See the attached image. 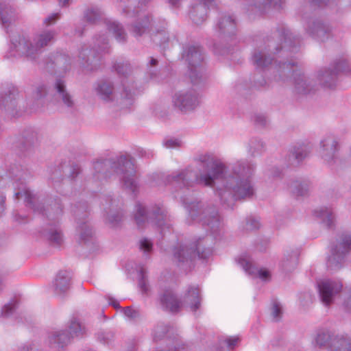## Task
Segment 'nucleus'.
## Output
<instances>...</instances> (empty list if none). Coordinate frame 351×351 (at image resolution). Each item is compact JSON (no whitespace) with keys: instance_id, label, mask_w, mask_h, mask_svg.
I'll return each instance as SVG.
<instances>
[{"instance_id":"f704fd0d","label":"nucleus","mask_w":351,"mask_h":351,"mask_svg":"<svg viewBox=\"0 0 351 351\" xmlns=\"http://www.w3.org/2000/svg\"><path fill=\"white\" fill-rule=\"evenodd\" d=\"M27 94L30 95L32 99L39 100L44 98L48 93L47 86L42 82L32 85L27 90Z\"/></svg>"},{"instance_id":"c9c22d12","label":"nucleus","mask_w":351,"mask_h":351,"mask_svg":"<svg viewBox=\"0 0 351 351\" xmlns=\"http://www.w3.org/2000/svg\"><path fill=\"white\" fill-rule=\"evenodd\" d=\"M134 95V89L133 86L124 82L123 84V90L121 94L119 104L123 106L128 107L132 104Z\"/></svg>"},{"instance_id":"ea45409f","label":"nucleus","mask_w":351,"mask_h":351,"mask_svg":"<svg viewBox=\"0 0 351 351\" xmlns=\"http://www.w3.org/2000/svg\"><path fill=\"white\" fill-rule=\"evenodd\" d=\"M292 193L298 196H304L309 191V183L308 181H295L291 185Z\"/></svg>"},{"instance_id":"ddd939ff","label":"nucleus","mask_w":351,"mask_h":351,"mask_svg":"<svg viewBox=\"0 0 351 351\" xmlns=\"http://www.w3.org/2000/svg\"><path fill=\"white\" fill-rule=\"evenodd\" d=\"M343 289L340 280H325L318 283L320 299L325 306L332 304Z\"/></svg>"},{"instance_id":"20e7f679","label":"nucleus","mask_w":351,"mask_h":351,"mask_svg":"<svg viewBox=\"0 0 351 351\" xmlns=\"http://www.w3.org/2000/svg\"><path fill=\"white\" fill-rule=\"evenodd\" d=\"M56 35L54 30H43L32 37L19 36L13 38L12 45L19 56L34 61L39 58L44 49L53 42Z\"/></svg>"},{"instance_id":"3c124183","label":"nucleus","mask_w":351,"mask_h":351,"mask_svg":"<svg viewBox=\"0 0 351 351\" xmlns=\"http://www.w3.org/2000/svg\"><path fill=\"white\" fill-rule=\"evenodd\" d=\"M123 313L130 320H136L140 317V312L138 310L128 306L123 309Z\"/></svg>"},{"instance_id":"a19ab883","label":"nucleus","mask_w":351,"mask_h":351,"mask_svg":"<svg viewBox=\"0 0 351 351\" xmlns=\"http://www.w3.org/2000/svg\"><path fill=\"white\" fill-rule=\"evenodd\" d=\"M169 331V326L164 323L157 324L152 332L153 340L154 341H159L165 337V335Z\"/></svg>"},{"instance_id":"c85d7f7f","label":"nucleus","mask_w":351,"mask_h":351,"mask_svg":"<svg viewBox=\"0 0 351 351\" xmlns=\"http://www.w3.org/2000/svg\"><path fill=\"white\" fill-rule=\"evenodd\" d=\"M73 338L71 334L66 330H58L54 332L49 337V343L55 348H63L70 343L71 339Z\"/></svg>"},{"instance_id":"423d86ee","label":"nucleus","mask_w":351,"mask_h":351,"mask_svg":"<svg viewBox=\"0 0 351 351\" xmlns=\"http://www.w3.org/2000/svg\"><path fill=\"white\" fill-rule=\"evenodd\" d=\"M134 217L138 228H143L147 223L162 229L169 226L167 212L162 205L155 204L147 210L142 204L137 203Z\"/></svg>"},{"instance_id":"13d9d810","label":"nucleus","mask_w":351,"mask_h":351,"mask_svg":"<svg viewBox=\"0 0 351 351\" xmlns=\"http://www.w3.org/2000/svg\"><path fill=\"white\" fill-rule=\"evenodd\" d=\"M239 341L238 337H227L223 340V343L228 346V348L232 349L236 346Z\"/></svg>"},{"instance_id":"7ed1b4c3","label":"nucleus","mask_w":351,"mask_h":351,"mask_svg":"<svg viewBox=\"0 0 351 351\" xmlns=\"http://www.w3.org/2000/svg\"><path fill=\"white\" fill-rule=\"evenodd\" d=\"M93 177L97 180L110 178L109 169L119 178L122 186L130 192L136 193L138 189V179L134 162L130 156H121L116 160L97 161L94 164Z\"/></svg>"},{"instance_id":"6e6d98bb","label":"nucleus","mask_w":351,"mask_h":351,"mask_svg":"<svg viewBox=\"0 0 351 351\" xmlns=\"http://www.w3.org/2000/svg\"><path fill=\"white\" fill-rule=\"evenodd\" d=\"M260 227L259 221L253 217H250L246 219L245 229L247 230H254L258 229Z\"/></svg>"},{"instance_id":"f03ea898","label":"nucleus","mask_w":351,"mask_h":351,"mask_svg":"<svg viewBox=\"0 0 351 351\" xmlns=\"http://www.w3.org/2000/svg\"><path fill=\"white\" fill-rule=\"evenodd\" d=\"M25 172L19 166L12 167L8 173V176L13 181L15 189V198H24L27 206L34 212L45 215L54 223H48L42 230V235L49 240L51 244L60 246L63 242L61 230L58 227V221L63 213V206L59 198H47L40 201V197L30 191L24 182Z\"/></svg>"},{"instance_id":"e433bc0d","label":"nucleus","mask_w":351,"mask_h":351,"mask_svg":"<svg viewBox=\"0 0 351 351\" xmlns=\"http://www.w3.org/2000/svg\"><path fill=\"white\" fill-rule=\"evenodd\" d=\"M333 337L328 330H319L315 338V345L320 348H326L329 350L330 342Z\"/></svg>"},{"instance_id":"cd10ccee","label":"nucleus","mask_w":351,"mask_h":351,"mask_svg":"<svg viewBox=\"0 0 351 351\" xmlns=\"http://www.w3.org/2000/svg\"><path fill=\"white\" fill-rule=\"evenodd\" d=\"M239 264L250 275L257 276L263 280H267L269 277V273L267 270L258 269L250 260L246 258H240Z\"/></svg>"},{"instance_id":"bf43d9fd","label":"nucleus","mask_w":351,"mask_h":351,"mask_svg":"<svg viewBox=\"0 0 351 351\" xmlns=\"http://www.w3.org/2000/svg\"><path fill=\"white\" fill-rule=\"evenodd\" d=\"M163 145L167 148H176L180 147V141L175 138H169L165 140Z\"/></svg>"},{"instance_id":"7c9ffc66","label":"nucleus","mask_w":351,"mask_h":351,"mask_svg":"<svg viewBox=\"0 0 351 351\" xmlns=\"http://www.w3.org/2000/svg\"><path fill=\"white\" fill-rule=\"evenodd\" d=\"M105 23L108 30L113 34L117 41L125 42L126 40L127 34L121 24L112 20H107Z\"/></svg>"},{"instance_id":"e2e57ef3","label":"nucleus","mask_w":351,"mask_h":351,"mask_svg":"<svg viewBox=\"0 0 351 351\" xmlns=\"http://www.w3.org/2000/svg\"><path fill=\"white\" fill-rule=\"evenodd\" d=\"M5 208V196L2 191H0V217L3 215Z\"/></svg>"},{"instance_id":"6e6552de","label":"nucleus","mask_w":351,"mask_h":351,"mask_svg":"<svg viewBox=\"0 0 351 351\" xmlns=\"http://www.w3.org/2000/svg\"><path fill=\"white\" fill-rule=\"evenodd\" d=\"M351 252V231L341 233L331 247L330 255L327 260V268L331 271L340 269L346 256Z\"/></svg>"},{"instance_id":"b1692460","label":"nucleus","mask_w":351,"mask_h":351,"mask_svg":"<svg viewBox=\"0 0 351 351\" xmlns=\"http://www.w3.org/2000/svg\"><path fill=\"white\" fill-rule=\"evenodd\" d=\"M307 32L313 38L324 41L328 37L330 28L320 21H313L308 25Z\"/></svg>"},{"instance_id":"8fccbe9b","label":"nucleus","mask_w":351,"mask_h":351,"mask_svg":"<svg viewBox=\"0 0 351 351\" xmlns=\"http://www.w3.org/2000/svg\"><path fill=\"white\" fill-rule=\"evenodd\" d=\"M140 278L138 280V287L142 293L147 294L149 291V285L147 284V276L142 269L140 271Z\"/></svg>"},{"instance_id":"2eb2a0df","label":"nucleus","mask_w":351,"mask_h":351,"mask_svg":"<svg viewBox=\"0 0 351 351\" xmlns=\"http://www.w3.org/2000/svg\"><path fill=\"white\" fill-rule=\"evenodd\" d=\"M19 93L14 86H10L0 93V108L11 116L16 114Z\"/></svg>"},{"instance_id":"680f3d73","label":"nucleus","mask_w":351,"mask_h":351,"mask_svg":"<svg viewBox=\"0 0 351 351\" xmlns=\"http://www.w3.org/2000/svg\"><path fill=\"white\" fill-rule=\"evenodd\" d=\"M157 64H158V60L156 58L151 57L149 59V61L147 64V66L149 68V72L150 73L152 78H153L156 76V73H154V71L152 70V67L156 66Z\"/></svg>"},{"instance_id":"f3484780","label":"nucleus","mask_w":351,"mask_h":351,"mask_svg":"<svg viewBox=\"0 0 351 351\" xmlns=\"http://www.w3.org/2000/svg\"><path fill=\"white\" fill-rule=\"evenodd\" d=\"M54 88L56 90L55 97L58 101L69 110L74 109L75 107V100L66 90L64 82L61 79L57 80L54 84Z\"/></svg>"},{"instance_id":"58836bf2","label":"nucleus","mask_w":351,"mask_h":351,"mask_svg":"<svg viewBox=\"0 0 351 351\" xmlns=\"http://www.w3.org/2000/svg\"><path fill=\"white\" fill-rule=\"evenodd\" d=\"M84 17L90 24H95L103 18V12L98 8H89L84 12Z\"/></svg>"},{"instance_id":"72a5a7b5","label":"nucleus","mask_w":351,"mask_h":351,"mask_svg":"<svg viewBox=\"0 0 351 351\" xmlns=\"http://www.w3.org/2000/svg\"><path fill=\"white\" fill-rule=\"evenodd\" d=\"M106 221L111 227L118 226L123 219V215L121 211L113 208H106Z\"/></svg>"},{"instance_id":"6ab92c4d","label":"nucleus","mask_w":351,"mask_h":351,"mask_svg":"<svg viewBox=\"0 0 351 351\" xmlns=\"http://www.w3.org/2000/svg\"><path fill=\"white\" fill-rule=\"evenodd\" d=\"M71 275L69 271H60L53 281L54 292L61 295L65 293L70 288Z\"/></svg>"},{"instance_id":"473e14b6","label":"nucleus","mask_w":351,"mask_h":351,"mask_svg":"<svg viewBox=\"0 0 351 351\" xmlns=\"http://www.w3.org/2000/svg\"><path fill=\"white\" fill-rule=\"evenodd\" d=\"M252 60L256 68L263 69L271 63L272 58L265 51L258 49L254 52Z\"/></svg>"},{"instance_id":"aec40b11","label":"nucleus","mask_w":351,"mask_h":351,"mask_svg":"<svg viewBox=\"0 0 351 351\" xmlns=\"http://www.w3.org/2000/svg\"><path fill=\"white\" fill-rule=\"evenodd\" d=\"M184 305L193 312L199 309L201 306V298L197 287L191 286L189 288L184 299Z\"/></svg>"},{"instance_id":"bb28decb","label":"nucleus","mask_w":351,"mask_h":351,"mask_svg":"<svg viewBox=\"0 0 351 351\" xmlns=\"http://www.w3.org/2000/svg\"><path fill=\"white\" fill-rule=\"evenodd\" d=\"M75 215L77 223V231L79 233L80 238L81 240L86 241L90 239L93 234L92 228L88 223V221L84 217L86 216V214H84L81 218L80 217L79 211H76Z\"/></svg>"},{"instance_id":"603ef678","label":"nucleus","mask_w":351,"mask_h":351,"mask_svg":"<svg viewBox=\"0 0 351 351\" xmlns=\"http://www.w3.org/2000/svg\"><path fill=\"white\" fill-rule=\"evenodd\" d=\"M153 243L147 238H143L139 241V248L145 253H149L152 250Z\"/></svg>"},{"instance_id":"4d7b16f0","label":"nucleus","mask_w":351,"mask_h":351,"mask_svg":"<svg viewBox=\"0 0 351 351\" xmlns=\"http://www.w3.org/2000/svg\"><path fill=\"white\" fill-rule=\"evenodd\" d=\"M254 122L258 127H265L267 124V119L263 114H255L254 117Z\"/></svg>"},{"instance_id":"864d4df0","label":"nucleus","mask_w":351,"mask_h":351,"mask_svg":"<svg viewBox=\"0 0 351 351\" xmlns=\"http://www.w3.org/2000/svg\"><path fill=\"white\" fill-rule=\"evenodd\" d=\"M271 316L275 321H278L282 315V306L278 302H274L271 307Z\"/></svg>"},{"instance_id":"de8ad7c7","label":"nucleus","mask_w":351,"mask_h":351,"mask_svg":"<svg viewBox=\"0 0 351 351\" xmlns=\"http://www.w3.org/2000/svg\"><path fill=\"white\" fill-rule=\"evenodd\" d=\"M99 341L103 344L110 345L114 339V334L112 331H104L98 335Z\"/></svg>"},{"instance_id":"5fc2aeb1","label":"nucleus","mask_w":351,"mask_h":351,"mask_svg":"<svg viewBox=\"0 0 351 351\" xmlns=\"http://www.w3.org/2000/svg\"><path fill=\"white\" fill-rule=\"evenodd\" d=\"M15 310V304L13 302H10L8 304H5L1 311V316L3 317H10Z\"/></svg>"},{"instance_id":"0e129e2a","label":"nucleus","mask_w":351,"mask_h":351,"mask_svg":"<svg viewBox=\"0 0 351 351\" xmlns=\"http://www.w3.org/2000/svg\"><path fill=\"white\" fill-rule=\"evenodd\" d=\"M182 0H168L169 4L173 8H179Z\"/></svg>"},{"instance_id":"39448f33","label":"nucleus","mask_w":351,"mask_h":351,"mask_svg":"<svg viewBox=\"0 0 351 351\" xmlns=\"http://www.w3.org/2000/svg\"><path fill=\"white\" fill-rule=\"evenodd\" d=\"M182 201L192 220L201 223L213 233H216L223 228V219L214 206L202 202L189 203L185 199Z\"/></svg>"},{"instance_id":"f257e3e1","label":"nucleus","mask_w":351,"mask_h":351,"mask_svg":"<svg viewBox=\"0 0 351 351\" xmlns=\"http://www.w3.org/2000/svg\"><path fill=\"white\" fill-rule=\"evenodd\" d=\"M199 167L191 166L184 169L173 172L165 178L166 184H174L180 188H191L195 184L213 187L215 180H220L221 185L216 194L221 204L232 208L234 201L250 198L254 194L251 178L256 166L252 162L241 160L227 167L221 160L209 156L199 158Z\"/></svg>"},{"instance_id":"c756f323","label":"nucleus","mask_w":351,"mask_h":351,"mask_svg":"<svg viewBox=\"0 0 351 351\" xmlns=\"http://www.w3.org/2000/svg\"><path fill=\"white\" fill-rule=\"evenodd\" d=\"M329 351H351V339L343 336H334Z\"/></svg>"},{"instance_id":"393cba45","label":"nucleus","mask_w":351,"mask_h":351,"mask_svg":"<svg viewBox=\"0 0 351 351\" xmlns=\"http://www.w3.org/2000/svg\"><path fill=\"white\" fill-rule=\"evenodd\" d=\"M152 18L144 15L134 21L129 27L130 32L136 37L144 34L151 25Z\"/></svg>"},{"instance_id":"f8f14e48","label":"nucleus","mask_w":351,"mask_h":351,"mask_svg":"<svg viewBox=\"0 0 351 351\" xmlns=\"http://www.w3.org/2000/svg\"><path fill=\"white\" fill-rule=\"evenodd\" d=\"M351 73L348 62L345 59L334 62L332 69L321 70L316 76L319 84L328 88H332L336 84L337 75L341 73Z\"/></svg>"},{"instance_id":"9d476101","label":"nucleus","mask_w":351,"mask_h":351,"mask_svg":"<svg viewBox=\"0 0 351 351\" xmlns=\"http://www.w3.org/2000/svg\"><path fill=\"white\" fill-rule=\"evenodd\" d=\"M204 241L199 240L193 247L186 245H178L173 249V260L178 264L187 263L197 254L200 258H206L212 253L210 247H206Z\"/></svg>"},{"instance_id":"052dcab7","label":"nucleus","mask_w":351,"mask_h":351,"mask_svg":"<svg viewBox=\"0 0 351 351\" xmlns=\"http://www.w3.org/2000/svg\"><path fill=\"white\" fill-rule=\"evenodd\" d=\"M60 18L59 13H53L47 16L44 20V23L46 25H51L56 23V21Z\"/></svg>"},{"instance_id":"69168bd1","label":"nucleus","mask_w":351,"mask_h":351,"mask_svg":"<svg viewBox=\"0 0 351 351\" xmlns=\"http://www.w3.org/2000/svg\"><path fill=\"white\" fill-rule=\"evenodd\" d=\"M5 279L4 274L0 271V291L3 290L5 287Z\"/></svg>"},{"instance_id":"c03bdc74","label":"nucleus","mask_w":351,"mask_h":351,"mask_svg":"<svg viewBox=\"0 0 351 351\" xmlns=\"http://www.w3.org/2000/svg\"><path fill=\"white\" fill-rule=\"evenodd\" d=\"M69 62L70 58L68 56L62 53H56L53 56L52 64H54L60 69L66 70Z\"/></svg>"},{"instance_id":"412c9836","label":"nucleus","mask_w":351,"mask_h":351,"mask_svg":"<svg viewBox=\"0 0 351 351\" xmlns=\"http://www.w3.org/2000/svg\"><path fill=\"white\" fill-rule=\"evenodd\" d=\"M122 5V13L128 18L138 16L139 5H145L149 0H119Z\"/></svg>"},{"instance_id":"49530a36","label":"nucleus","mask_w":351,"mask_h":351,"mask_svg":"<svg viewBox=\"0 0 351 351\" xmlns=\"http://www.w3.org/2000/svg\"><path fill=\"white\" fill-rule=\"evenodd\" d=\"M117 72L121 75H127L131 72L130 64L127 62H119L114 66Z\"/></svg>"},{"instance_id":"9b49d317","label":"nucleus","mask_w":351,"mask_h":351,"mask_svg":"<svg viewBox=\"0 0 351 351\" xmlns=\"http://www.w3.org/2000/svg\"><path fill=\"white\" fill-rule=\"evenodd\" d=\"M200 104L199 96L193 89L176 92L172 97L173 107L182 112L195 110Z\"/></svg>"},{"instance_id":"37998d69","label":"nucleus","mask_w":351,"mask_h":351,"mask_svg":"<svg viewBox=\"0 0 351 351\" xmlns=\"http://www.w3.org/2000/svg\"><path fill=\"white\" fill-rule=\"evenodd\" d=\"M152 39L154 43L165 48L169 41V36L165 29H162L152 33Z\"/></svg>"},{"instance_id":"1a4fd4ad","label":"nucleus","mask_w":351,"mask_h":351,"mask_svg":"<svg viewBox=\"0 0 351 351\" xmlns=\"http://www.w3.org/2000/svg\"><path fill=\"white\" fill-rule=\"evenodd\" d=\"M183 60L188 64L189 75L192 84H198L204 80L203 54L197 45L186 46L182 53Z\"/></svg>"},{"instance_id":"a878e982","label":"nucleus","mask_w":351,"mask_h":351,"mask_svg":"<svg viewBox=\"0 0 351 351\" xmlns=\"http://www.w3.org/2000/svg\"><path fill=\"white\" fill-rule=\"evenodd\" d=\"M310 146L307 144L295 145L290 151L289 161L292 165L299 164L310 152Z\"/></svg>"},{"instance_id":"09e8293b","label":"nucleus","mask_w":351,"mask_h":351,"mask_svg":"<svg viewBox=\"0 0 351 351\" xmlns=\"http://www.w3.org/2000/svg\"><path fill=\"white\" fill-rule=\"evenodd\" d=\"M298 262V254H295L293 256H291L287 260H284L282 263V266L285 271H289L297 265Z\"/></svg>"},{"instance_id":"774afa93","label":"nucleus","mask_w":351,"mask_h":351,"mask_svg":"<svg viewBox=\"0 0 351 351\" xmlns=\"http://www.w3.org/2000/svg\"><path fill=\"white\" fill-rule=\"evenodd\" d=\"M267 47H269V51H271L273 49H275L276 51H278V47H276V43L274 41H270Z\"/></svg>"},{"instance_id":"a18cd8bd","label":"nucleus","mask_w":351,"mask_h":351,"mask_svg":"<svg viewBox=\"0 0 351 351\" xmlns=\"http://www.w3.org/2000/svg\"><path fill=\"white\" fill-rule=\"evenodd\" d=\"M280 35L284 38V43L283 45L282 46V49L291 47L295 48L293 45L295 44L297 38L293 36L292 33L290 32L289 30L284 29H282V32L280 33Z\"/></svg>"},{"instance_id":"5701e85b","label":"nucleus","mask_w":351,"mask_h":351,"mask_svg":"<svg viewBox=\"0 0 351 351\" xmlns=\"http://www.w3.org/2000/svg\"><path fill=\"white\" fill-rule=\"evenodd\" d=\"M97 95L106 102L112 101L115 98L113 84L110 81H101L95 87Z\"/></svg>"},{"instance_id":"79ce46f5","label":"nucleus","mask_w":351,"mask_h":351,"mask_svg":"<svg viewBox=\"0 0 351 351\" xmlns=\"http://www.w3.org/2000/svg\"><path fill=\"white\" fill-rule=\"evenodd\" d=\"M69 333L73 337L82 335L85 332V328L76 319L73 318L69 325Z\"/></svg>"},{"instance_id":"338daca9","label":"nucleus","mask_w":351,"mask_h":351,"mask_svg":"<svg viewBox=\"0 0 351 351\" xmlns=\"http://www.w3.org/2000/svg\"><path fill=\"white\" fill-rule=\"evenodd\" d=\"M311 1L319 6H323L327 4L328 0H311Z\"/></svg>"},{"instance_id":"4c0bfd02","label":"nucleus","mask_w":351,"mask_h":351,"mask_svg":"<svg viewBox=\"0 0 351 351\" xmlns=\"http://www.w3.org/2000/svg\"><path fill=\"white\" fill-rule=\"evenodd\" d=\"M316 215L322 220V222L328 228L334 225L335 216L331 209L324 208L315 211Z\"/></svg>"},{"instance_id":"a211bd4d","label":"nucleus","mask_w":351,"mask_h":351,"mask_svg":"<svg viewBox=\"0 0 351 351\" xmlns=\"http://www.w3.org/2000/svg\"><path fill=\"white\" fill-rule=\"evenodd\" d=\"M217 32L219 37L226 38L234 35L236 23L232 16L227 14L221 16L217 23Z\"/></svg>"},{"instance_id":"2f4dec72","label":"nucleus","mask_w":351,"mask_h":351,"mask_svg":"<svg viewBox=\"0 0 351 351\" xmlns=\"http://www.w3.org/2000/svg\"><path fill=\"white\" fill-rule=\"evenodd\" d=\"M16 19V10L9 3H0V20L3 25L10 23Z\"/></svg>"},{"instance_id":"4be33fe9","label":"nucleus","mask_w":351,"mask_h":351,"mask_svg":"<svg viewBox=\"0 0 351 351\" xmlns=\"http://www.w3.org/2000/svg\"><path fill=\"white\" fill-rule=\"evenodd\" d=\"M160 301L163 308L172 313L178 312L182 306L181 302L171 290L165 291L161 295Z\"/></svg>"},{"instance_id":"4468645a","label":"nucleus","mask_w":351,"mask_h":351,"mask_svg":"<svg viewBox=\"0 0 351 351\" xmlns=\"http://www.w3.org/2000/svg\"><path fill=\"white\" fill-rule=\"evenodd\" d=\"M338 141L332 134H327L320 141V156L328 165H333L337 159Z\"/></svg>"},{"instance_id":"dca6fc26","label":"nucleus","mask_w":351,"mask_h":351,"mask_svg":"<svg viewBox=\"0 0 351 351\" xmlns=\"http://www.w3.org/2000/svg\"><path fill=\"white\" fill-rule=\"evenodd\" d=\"M294 90L298 95H308L314 93L318 84L313 78L304 73H295L293 77Z\"/></svg>"},{"instance_id":"0eeeda50","label":"nucleus","mask_w":351,"mask_h":351,"mask_svg":"<svg viewBox=\"0 0 351 351\" xmlns=\"http://www.w3.org/2000/svg\"><path fill=\"white\" fill-rule=\"evenodd\" d=\"M108 42L105 35L95 37L93 48L86 45L82 47L79 52V59L82 66L88 70L97 69L100 65L102 53L108 51Z\"/></svg>"}]
</instances>
